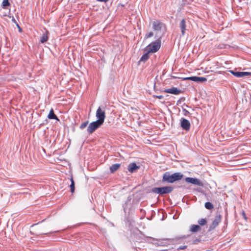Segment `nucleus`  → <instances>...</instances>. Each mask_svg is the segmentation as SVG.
I'll use <instances>...</instances> for the list:
<instances>
[{"label": "nucleus", "instance_id": "nucleus-8", "mask_svg": "<svg viewBox=\"0 0 251 251\" xmlns=\"http://www.w3.org/2000/svg\"><path fill=\"white\" fill-rule=\"evenodd\" d=\"M185 181L187 182L190 183L191 184L197 185L200 186H203V183L201 180L196 178L187 177L185 178Z\"/></svg>", "mask_w": 251, "mask_h": 251}, {"label": "nucleus", "instance_id": "nucleus-4", "mask_svg": "<svg viewBox=\"0 0 251 251\" xmlns=\"http://www.w3.org/2000/svg\"><path fill=\"white\" fill-rule=\"evenodd\" d=\"M173 190V188L172 186H164L162 187L154 188L152 189V192L160 195H164L170 193Z\"/></svg>", "mask_w": 251, "mask_h": 251}, {"label": "nucleus", "instance_id": "nucleus-26", "mask_svg": "<svg viewBox=\"0 0 251 251\" xmlns=\"http://www.w3.org/2000/svg\"><path fill=\"white\" fill-rule=\"evenodd\" d=\"M182 112L184 115H185V116H187L190 114L189 112L185 109H182Z\"/></svg>", "mask_w": 251, "mask_h": 251}, {"label": "nucleus", "instance_id": "nucleus-6", "mask_svg": "<svg viewBox=\"0 0 251 251\" xmlns=\"http://www.w3.org/2000/svg\"><path fill=\"white\" fill-rule=\"evenodd\" d=\"M96 116L98 119L97 121L103 124L105 118V111L100 107H99L97 110Z\"/></svg>", "mask_w": 251, "mask_h": 251}, {"label": "nucleus", "instance_id": "nucleus-19", "mask_svg": "<svg viewBox=\"0 0 251 251\" xmlns=\"http://www.w3.org/2000/svg\"><path fill=\"white\" fill-rule=\"evenodd\" d=\"M71 183L70 185V189H71V192L73 193L74 192L75 189V182H74V180L73 177H71Z\"/></svg>", "mask_w": 251, "mask_h": 251}, {"label": "nucleus", "instance_id": "nucleus-17", "mask_svg": "<svg viewBox=\"0 0 251 251\" xmlns=\"http://www.w3.org/2000/svg\"><path fill=\"white\" fill-rule=\"evenodd\" d=\"M48 31H46L45 33H44L42 36L41 37L40 42L42 43H44L47 42L48 40Z\"/></svg>", "mask_w": 251, "mask_h": 251}, {"label": "nucleus", "instance_id": "nucleus-12", "mask_svg": "<svg viewBox=\"0 0 251 251\" xmlns=\"http://www.w3.org/2000/svg\"><path fill=\"white\" fill-rule=\"evenodd\" d=\"M139 168V166H137L135 163H130L128 165V167H127L128 171L131 173H132L135 172Z\"/></svg>", "mask_w": 251, "mask_h": 251}, {"label": "nucleus", "instance_id": "nucleus-1", "mask_svg": "<svg viewBox=\"0 0 251 251\" xmlns=\"http://www.w3.org/2000/svg\"><path fill=\"white\" fill-rule=\"evenodd\" d=\"M182 176L183 175L180 173H175L170 175L169 172H167L163 174L162 181L173 183L176 181L180 180Z\"/></svg>", "mask_w": 251, "mask_h": 251}, {"label": "nucleus", "instance_id": "nucleus-27", "mask_svg": "<svg viewBox=\"0 0 251 251\" xmlns=\"http://www.w3.org/2000/svg\"><path fill=\"white\" fill-rule=\"evenodd\" d=\"M198 82H203L206 80V79L203 77H199Z\"/></svg>", "mask_w": 251, "mask_h": 251}, {"label": "nucleus", "instance_id": "nucleus-21", "mask_svg": "<svg viewBox=\"0 0 251 251\" xmlns=\"http://www.w3.org/2000/svg\"><path fill=\"white\" fill-rule=\"evenodd\" d=\"M205 207L208 210H211L213 208V205L212 203L210 202H206L204 204Z\"/></svg>", "mask_w": 251, "mask_h": 251}, {"label": "nucleus", "instance_id": "nucleus-10", "mask_svg": "<svg viewBox=\"0 0 251 251\" xmlns=\"http://www.w3.org/2000/svg\"><path fill=\"white\" fill-rule=\"evenodd\" d=\"M181 126L183 129L188 131L190 129V123L188 120L184 118H181Z\"/></svg>", "mask_w": 251, "mask_h": 251}, {"label": "nucleus", "instance_id": "nucleus-24", "mask_svg": "<svg viewBox=\"0 0 251 251\" xmlns=\"http://www.w3.org/2000/svg\"><path fill=\"white\" fill-rule=\"evenodd\" d=\"M153 32L152 31L147 33L145 36V39H148L149 38H151L153 36Z\"/></svg>", "mask_w": 251, "mask_h": 251}, {"label": "nucleus", "instance_id": "nucleus-13", "mask_svg": "<svg viewBox=\"0 0 251 251\" xmlns=\"http://www.w3.org/2000/svg\"><path fill=\"white\" fill-rule=\"evenodd\" d=\"M179 27L181 29L182 35H184L186 30V21L185 19H182L180 21L179 24Z\"/></svg>", "mask_w": 251, "mask_h": 251}, {"label": "nucleus", "instance_id": "nucleus-30", "mask_svg": "<svg viewBox=\"0 0 251 251\" xmlns=\"http://www.w3.org/2000/svg\"><path fill=\"white\" fill-rule=\"evenodd\" d=\"M186 248V246H181L179 247V249L180 250H184Z\"/></svg>", "mask_w": 251, "mask_h": 251}, {"label": "nucleus", "instance_id": "nucleus-15", "mask_svg": "<svg viewBox=\"0 0 251 251\" xmlns=\"http://www.w3.org/2000/svg\"><path fill=\"white\" fill-rule=\"evenodd\" d=\"M201 230L200 226L197 225H192L190 227V231L192 232H197Z\"/></svg>", "mask_w": 251, "mask_h": 251}, {"label": "nucleus", "instance_id": "nucleus-7", "mask_svg": "<svg viewBox=\"0 0 251 251\" xmlns=\"http://www.w3.org/2000/svg\"><path fill=\"white\" fill-rule=\"evenodd\" d=\"M221 216L219 214L216 215L212 223L209 226V230L211 231L214 229L218 226L219 224L221 222Z\"/></svg>", "mask_w": 251, "mask_h": 251}, {"label": "nucleus", "instance_id": "nucleus-18", "mask_svg": "<svg viewBox=\"0 0 251 251\" xmlns=\"http://www.w3.org/2000/svg\"><path fill=\"white\" fill-rule=\"evenodd\" d=\"M148 51L145 54H143L142 56L141 57L139 62H146L149 58Z\"/></svg>", "mask_w": 251, "mask_h": 251}, {"label": "nucleus", "instance_id": "nucleus-32", "mask_svg": "<svg viewBox=\"0 0 251 251\" xmlns=\"http://www.w3.org/2000/svg\"><path fill=\"white\" fill-rule=\"evenodd\" d=\"M156 98L158 99H162L163 98V96L161 95L156 96Z\"/></svg>", "mask_w": 251, "mask_h": 251}, {"label": "nucleus", "instance_id": "nucleus-28", "mask_svg": "<svg viewBox=\"0 0 251 251\" xmlns=\"http://www.w3.org/2000/svg\"><path fill=\"white\" fill-rule=\"evenodd\" d=\"M242 215L243 217L245 220H246V219H247V217H246V216L245 212L244 211H242Z\"/></svg>", "mask_w": 251, "mask_h": 251}, {"label": "nucleus", "instance_id": "nucleus-14", "mask_svg": "<svg viewBox=\"0 0 251 251\" xmlns=\"http://www.w3.org/2000/svg\"><path fill=\"white\" fill-rule=\"evenodd\" d=\"M121 167V164L117 163L112 165L110 167V171L111 173H113L117 171Z\"/></svg>", "mask_w": 251, "mask_h": 251}, {"label": "nucleus", "instance_id": "nucleus-2", "mask_svg": "<svg viewBox=\"0 0 251 251\" xmlns=\"http://www.w3.org/2000/svg\"><path fill=\"white\" fill-rule=\"evenodd\" d=\"M160 38L161 37H159L157 41L151 42L147 47L148 53H154L159 50L161 46Z\"/></svg>", "mask_w": 251, "mask_h": 251}, {"label": "nucleus", "instance_id": "nucleus-5", "mask_svg": "<svg viewBox=\"0 0 251 251\" xmlns=\"http://www.w3.org/2000/svg\"><path fill=\"white\" fill-rule=\"evenodd\" d=\"M102 124L98 121L93 122L90 124L87 127V132L90 134L93 133L97 129L100 127Z\"/></svg>", "mask_w": 251, "mask_h": 251}, {"label": "nucleus", "instance_id": "nucleus-3", "mask_svg": "<svg viewBox=\"0 0 251 251\" xmlns=\"http://www.w3.org/2000/svg\"><path fill=\"white\" fill-rule=\"evenodd\" d=\"M152 28L155 31V37L159 38L161 37L159 34V32L161 31L162 28L164 27V25L158 20H155L151 23Z\"/></svg>", "mask_w": 251, "mask_h": 251}, {"label": "nucleus", "instance_id": "nucleus-33", "mask_svg": "<svg viewBox=\"0 0 251 251\" xmlns=\"http://www.w3.org/2000/svg\"><path fill=\"white\" fill-rule=\"evenodd\" d=\"M12 21L13 22H14V23H15L16 24L17 23L16 22V21L15 20V19L14 18H12Z\"/></svg>", "mask_w": 251, "mask_h": 251}, {"label": "nucleus", "instance_id": "nucleus-16", "mask_svg": "<svg viewBox=\"0 0 251 251\" xmlns=\"http://www.w3.org/2000/svg\"><path fill=\"white\" fill-rule=\"evenodd\" d=\"M48 117L50 119H55L59 120L57 117L54 113L53 109H51L50 111L49 114H48Z\"/></svg>", "mask_w": 251, "mask_h": 251}, {"label": "nucleus", "instance_id": "nucleus-29", "mask_svg": "<svg viewBox=\"0 0 251 251\" xmlns=\"http://www.w3.org/2000/svg\"><path fill=\"white\" fill-rule=\"evenodd\" d=\"M97 1L99 2H107L109 1V0H97Z\"/></svg>", "mask_w": 251, "mask_h": 251}, {"label": "nucleus", "instance_id": "nucleus-20", "mask_svg": "<svg viewBox=\"0 0 251 251\" xmlns=\"http://www.w3.org/2000/svg\"><path fill=\"white\" fill-rule=\"evenodd\" d=\"M10 3H9L8 0H3L2 2V7L4 9L7 8V7L9 6Z\"/></svg>", "mask_w": 251, "mask_h": 251}, {"label": "nucleus", "instance_id": "nucleus-31", "mask_svg": "<svg viewBox=\"0 0 251 251\" xmlns=\"http://www.w3.org/2000/svg\"><path fill=\"white\" fill-rule=\"evenodd\" d=\"M16 25H17V26L18 27V28H19V31H20V32H21L22 29H21V28L20 27V26L19 25H18L17 23H16Z\"/></svg>", "mask_w": 251, "mask_h": 251}, {"label": "nucleus", "instance_id": "nucleus-11", "mask_svg": "<svg viewBox=\"0 0 251 251\" xmlns=\"http://www.w3.org/2000/svg\"><path fill=\"white\" fill-rule=\"evenodd\" d=\"M164 92L174 95H178L181 92V91L176 87H172L170 88L165 89Z\"/></svg>", "mask_w": 251, "mask_h": 251}, {"label": "nucleus", "instance_id": "nucleus-25", "mask_svg": "<svg viewBox=\"0 0 251 251\" xmlns=\"http://www.w3.org/2000/svg\"><path fill=\"white\" fill-rule=\"evenodd\" d=\"M88 124V121H86V122L82 123L81 124V125L80 126V128L81 129H84V128H85L87 126Z\"/></svg>", "mask_w": 251, "mask_h": 251}, {"label": "nucleus", "instance_id": "nucleus-23", "mask_svg": "<svg viewBox=\"0 0 251 251\" xmlns=\"http://www.w3.org/2000/svg\"><path fill=\"white\" fill-rule=\"evenodd\" d=\"M199 77L198 76H191L188 77H185L184 78V80H191L195 82H198Z\"/></svg>", "mask_w": 251, "mask_h": 251}, {"label": "nucleus", "instance_id": "nucleus-22", "mask_svg": "<svg viewBox=\"0 0 251 251\" xmlns=\"http://www.w3.org/2000/svg\"><path fill=\"white\" fill-rule=\"evenodd\" d=\"M198 223L201 226H204L207 223V221L205 219H201L198 221Z\"/></svg>", "mask_w": 251, "mask_h": 251}, {"label": "nucleus", "instance_id": "nucleus-9", "mask_svg": "<svg viewBox=\"0 0 251 251\" xmlns=\"http://www.w3.org/2000/svg\"><path fill=\"white\" fill-rule=\"evenodd\" d=\"M229 72L233 75L237 77H243L246 76L251 75V73L246 72H236L233 70H230Z\"/></svg>", "mask_w": 251, "mask_h": 251}]
</instances>
